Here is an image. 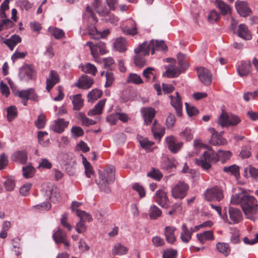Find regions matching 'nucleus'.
Instances as JSON below:
<instances>
[{
  "mask_svg": "<svg viewBox=\"0 0 258 258\" xmlns=\"http://www.w3.org/2000/svg\"><path fill=\"white\" fill-rule=\"evenodd\" d=\"M167 49V46L163 40H151L148 44L145 41L134 50L136 53L134 57L135 64L139 68H142L146 64V59L144 56L140 54L141 52H143L145 56L149 55L150 51L151 54H153L155 50H166Z\"/></svg>",
  "mask_w": 258,
  "mask_h": 258,
  "instance_id": "f257e3e1",
  "label": "nucleus"
},
{
  "mask_svg": "<svg viewBox=\"0 0 258 258\" xmlns=\"http://www.w3.org/2000/svg\"><path fill=\"white\" fill-rule=\"evenodd\" d=\"M208 151L204 152L203 157L196 160L197 165L201 166L204 170H208L211 167V163H216L221 158V162H225L230 159L231 153L229 151H223L219 150L218 153L214 152L210 147H208Z\"/></svg>",
  "mask_w": 258,
  "mask_h": 258,
  "instance_id": "f03ea898",
  "label": "nucleus"
},
{
  "mask_svg": "<svg viewBox=\"0 0 258 258\" xmlns=\"http://www.w3.org/2000/svg\"><path fill=\"white\" fill-rule=\"evenodd\" d=\"M241 208L247 219L253 221L256 219L258 204L256 199L253 196L248 195L243 196Z\"/></svg>",
  "mask_w": 258,
  "mask_h": 258,
  "instance_id": "7ed1b4c3",
  "label": "nucleus"
},
{
  "mask_svg": "<svg viewBox=\"0 0 258 258\" xmlns=\"http://www.w3.org/2000/svg\"><path fill=\"white\" fill-rule=\"evenodd\" d=\"M115 168L113 166L107 168L102 172H100L99 180L97 181L100 189L105 192H110L109 184L113 182L115 180Z\"/></svg>",
  "mask_w": 258,
  "mask_h": 258,
  "instance_id": "20e7f679",
  "label": "nucleus"
},
{
  "mask_svg": "<svg viewBox=\"0 0 258 258\" xmlns=\"http://www.w3.org/2000/svg\"><path fill=\"white\" fill-rule=\"evenodd\" d=\"M177 58L180 68L174 64H169L165 67L166 72L163 73V76H166L168 78L176 77L179 75L181 72L185 71L188 68V63L183 54L179 53L177 55Z\"/></svg>",
  "mask_w": 258,
  "mask_h": 258,
  "instance_id": "39448f33",
  "label": "nucleus"
},
{
  "mask_svg": "<svg viewBox=\"0 0 258 258\" xmlns=\"http://www.w3.org/2000/svg\"><path fill=\"white\" fill-rule=\"evenodd\" d=\"M42 191L46 197L54 203H58L60 201V195L58 188L54 184L48 183L43 185Z\"/></svg>",
  "mask_w": 258,
  "mask_h": 258,
  "instance_id": "423d86ee",
  "label": "nucleus"
},
{
  "mask_svg": "<svg viewBox=\"0 0 258 258\" xmlns=\"http://www.w3.org/2000/svg\"><path fill=\"white\" fill-rule=\"evenodd\" d=\"M241 120L238 116L226 112H222L217 119V123L222 127L234 126L238 124Z\"/></svg>",
  "mask_w": 258,
  "mask_h": 258,
  "instance_id": "0eeeda50",
  "label": "nucleus"
},
{
  "mask_svg": "<svg viewBox=\"0 0 258 258\" xmlns=\"http://www.w3.org/2000/svg\"><path fill=\"white\" fill-rule=\"evenodd\" d=\"M204 195L205 199L209 202H220L224 198L223 191L218 186L207 189Z\"/></svg>",
  "mask_w": 258,
  "mask_h": 258,
  "instance_id": "6e6552de",
  "label": "nucleus"
},
{
  "mask_svg": "<svg viewBox=\"0 0 258 258\" xmlns=\"http://www.w3.org/2000/svg\"><path fill=\"white\" fill-rule=\"evenodd\" d=\"M188 189V186L186 183L179 181L172 187V196L174 199H182L185 197Z\"/></svg>",
  "mask_w": 258,
  "mask_h": 258,
  "instance_id": "1a4fd4ad",
  "label": "nucleus"
},
{
  "mask_svg": "<svg viewBox=\"0 0 258 258\" xmlns=\"http://www.w3.org/2000/svg\"><path fill=\"white\" fill-rule=\"evenodd\" d=\"M92 6L100 17H106L110 14V11L102 3L101 0H93Z\"/></svg>",
  "mask_w": 258,
  "mask_h": 258,
  "instance_id": "9d476101",
  "label": "nucleus"
},
{
  "mask_svg": "<svg viewBox=\"0 0 258 258\" xmlns=\"http://www.w3.org/2000/svg\"><path fill=\"white\" fill-rule=\"evenodd\" d=\"M35 70L30 65H25L20 70L19 77L21 80L28 81L34 79Z\"/></svg>",
  "mask_w": 258,
  "mask_h": 258,
  "instance_id": "9b49d317",
  "label": "nucleus"
},
{
  "mask_svg": "<svg viewBox=\"0 0 258 258\" xmlns=\"http://www.w3.org/2000/svg\"><path fill=\"white\" fill-rule=\"evenodd\" d=\"M199 78L201 82L205 85L208 86L212 83V75L210 71L203 67L197 69Z\"/></svg>",
  "mask_w": 258,
  "mask_h": 258,
  "instance_id": "f8f14e48",
  "label": "nucleus"
},
{
  "mask_svg": "<svg viewBox=\"0 0 258 258\" xmlns=\"http://www.w3.org/2000/svg\"><path fill=\"white\" fill-rule=\"evenodd\" d=\"M235 6L237 13L242 17H247L251 13L246 2L237 1L235 3Z\"/></svg>",
  "mask_w": 258,
  "mask_h": 258,
  "instance_id": "ddd939ff",
  "label": "nucleus"
},
{
  "mask_svg": "<svg viewBox=\"0 0 258 258\" xmlns=\"http://www.w3.org/2000/svg\"><path fill=\"white\" fill-rule=\"evenodd\" d=\"M155 201L159 205L163 208H167L168 207V198L167 193L162 189L157 190L154 197Z\"/></svg>",
  "mask_w": 258,
  "mask_h": 258,
  "instance_id": "4468645a",
  "label": "nucleus"
},
{
  "mask_svg": "<svg viewBox=\"0 0 258 258\" xmlns=\"http://www.w3.org/2000/svg\"><path fill=\"white\" fill-rule=\"evenodd\" d=\"M169 98L171 100V105L175 109L176 114L178 116H181L182 113V103L181 98L179 95L178 92H176V96L170 95Z\"/></svg>",
  "mask_w": 258,
  "mask_h": 258,
  "instance_id": "2eb2a0df",
  "label": "nucleus"
},
{
  "mask_svg": "<svg viewBox=\"0 0 258 258\" xmlns=\"http://www.w3.org/2000/svg\"><path fill=\"white\" fill-rule=\"evenodd\" d=\"M166 142L168 149L173 153H177L181 148L182 143L178 142L173 136H169L166 138Z\"/></svg>",
  "mask_w": 258,
  "mask_h": 258,
  "instance_id": "dca6fc26",
  "label": "nucleus"
},
{
  "mask_svg": "<svg viewBox=\"0 0 258 258\" xmlns=\"http://www.w3.org/2000/svg\"><path fill=\"white\" fill-rule=\"evenodd\" d=\"M209 131L211 134V143L214 146L224 145L225 143L223 139L222 135L223 132L218 134L214 128H209Z\"/></svg>",
  "mask_w": 258,
  "mask_h": 258,
  "instance_id": "f3484780",
  "label": "nucleus"
},
{
  "mask_svg": "<svg viewBox=\"0 0 258 258\" xmlns=\"http://www.w3.org/2000/svg\"><path fill=\"white\" fill-rule=\"evenodd\" d=\"M141 112L144 119V123L146 125L150 124L155 115V110L152 107H143L141 109Z\"/></svg>",
  "mask_w": 258,
  "mask_h": 258,
  "instance_id": "a211bd4d",
  "label": "nucleus"
},
{
  "mask_svg": "<svg viewBox=\"0 0 258 258\" xmlns=\"http://www.w3.org/2000/svg\"><path fill=\"white\" fill-rule=\"evenodd\" d=\"M52 237L56 243H63L67 248H69V242L67 240V235L60 229H58L52 235Z\"/></svg>",
  "mask_w": 258,
  "mask_h": 258,
  "instance_id": "6ab92c4d",
  "label": "nucleus"
},
{
  "mask_svg": "<svg viewBox=\"0 0 258 258\" xmlns=\"http://www.w3.org/2000/svg\"><path fill=\"white\" fill-rule=\"evenodd\" d=\"M59 81V77L57 73L53 70L50 71L48 78L46 79V89L48 92Z\"/></svg>",
  "mask_w": 258,
  "mask_h": 258,
  "instance_id": "aec40b11",
  "label": "nucleus"
},
{
  "mask_svg": "<svg viewBox=\"0 0 258 258\" xmlns=\"http://www.w3.org/2000/svg\"><path fill=\"white\" fill-rule=\"evenodd\" d=\"M151 130L155 139L159 141L165 134L164 128L157 123L156 119L154 120Z\"/></svg>",
  "mask_w": 258,
  "mask_h": 258,
  "instance_id": "412c9836",
  "label": "nucleus"
},
{
  "mask_svg": "<svg viewBox=\"0 0 258 258\" xmlns=\"http://www.w3.org/2000/svg\"><path fill=\"white\" fill-rule=\"evenodd\" d=\"M13 161L24 164L27 160V154L25 150L18 151L15 152L11 156Z\"/></svg>",
  "mask_w": 258,
  "mask_h": 258,
  "instance_id": "4be33fe9",
  "label": "nucleus"
},
{
  "mask_svg": "<svg viewBox=\"0 0 258 258\" xmlns=\"http://www.w3.org/2000/svg\"><path fill=\"white\" fill-rule=\"evenodd\" d=\"M69 124V121H65L63 118H58L55 120L54 124L52 128L53 131L57 133H61Z\"/></svg>",
  "mask_w": 258,
  "mask_h": 258,
  "instance_id": "5701e85b",
  "label": "nucleus"
},
{
  "mask_svg": "<svg viewBox=\"0 0 258 258\" xmlns=\"http://www.w3.org/2000/svg\"><path fill=\"white\" fill-rule=\"evenodd\" d=\"M94 83L93 79L87 75L82 76L79 80L77 86L83 89H89Z\"/></svg>",
  "mask_w": 258,
  "mask_h": 258,
  "instance_id": "b1692460",
  "label": "nucleus"
},
{
  "mask_svg": "<svg viewBox=\"0 0 258 258\" xmlns=\"http://www.w3.org/2000/svg\"><path fill=\"white\" fill-rule=\"evenodd\" d=\"M238 75L241 77H245L251 72V64L250 61L242 62L237 68Z\"/></svg>",
  "mask_w": 258,
  "mask_h": 258,
  "instance_id": "393cba45",
  "label": "nucleus"
},
{
  "mask_svg": "<svg viewBox=\"0 0 258 258\" xmlns=\"http://www.w3.org/2000/svg\"><path fill=\"white\" fill-rule=\"evenodd\" d=\"M229 214L230 219L233 223H238L242 219V214L240 210L233 207H229Z\"/></svg>",
  "mask_w": 258,
  "mask_h": 258,
  "instance_id": "a878e982",
  "label": "nucleus"
},
{
  "mask_svg": "<svg viewBox=\"0 0 258 258\" xmlns=\"http://www.w3.org/2000/svg\"><path fill=\"white\" fill-rule=\"evenodd\" d=\"M214 4L222 15H226L230 14V7L224 2L221 0H215Z\"/></svg>",
  "mask_w": 258,
  "mask_h": 258,
  "instance_id": "bb28decb",
  "label": "nucleus"
},
{
  "mask_svg": "<svg viewBox=\"0 0 258 258\" xmlns=\"http://www.w3.org/2000/svg\"><path fill=\"white\" fill-rule=\"evenodd\" d=\"M105 100H102L98 102L93 108L90 110L88 112L89 116H92L96 115H100L102 113L103 107L105 105Z\"/></svg>",
  "mask_w": 258,
  "mask_h": 258,
  "instance_id": "cd10ccee",
  "label": "nucleus"
},
{
  "mask_svg": "<svg viewBox=\"0 0 258 258\" xmlns=\"http://www.w3.org/2000/svg\"><path fill=\"white\" fill-rule=\"evenodd\" d=\"M175 228L173 227L166 226L164 229V235L166 241L171 244H173L175 241L176 237L174 235Z\"/></svg>",
  "mask_w": 258,
  "mask_h": 258,
  "instance_id": "c85d7f7f",
  "label": "nucleus"
},
{
  "mask_svg": "<svg viewBox=\"0 0 258 258\" xmlns=\"http://www.w3.org/2000/svg\"><path fill=\"white\" fill-rule=\"evenodd\" d=\"M182 232L180 233V238L182 242L188 243L191 239L192 232L190 229H188L185 225L183 224L181 226Z\"/></svg>",
  "mask_w": 258,
  "mask_h": 258,
  "instance_id": "c756f323",
  "label": "nucleus"
},
{
  "mask_svg": "<svg viewBox=\"0 0 258 258\" xmlns=\"http://www.w3.org/2000/svg\"><path fill=\"white\" fill-rule=\"evenodd\" d=\"M237 35L239 37L245 40H250L251 38L247 27L245 24H241L238 27Z\"/></svg>",
  "mask_w": 258,
  "mask_h": 258,
  "instance_id": "7c9ffc66",
  "label": "nucleus"
},
{
  "mask_svg": "<svg viewBox=\"0 0 258 258\" xmlns=\"http://www.w3.org/2000/svg\"><path fill=\"white\" fill-rule=\"evenodd\" d=\"M197 237L198 240L204 244L207 240H212L214 237L212 231H205L201 233H198Z\"/></svg>",
  "mask_w": 258,
  "mask_h": 258,
  "instance_id": "2f4dec72",
  "label": "nucleus"
},
{
  "mask_svg": "<svg viewBox=\"0 0 258 258\" xmlns=\"http://www.w3.org/2000/svg\"><path fill=\"white\" fill-rule=\"evenodd\" d=\"M114 47L119 52H124L126 49V40L122 37L118 38L114 42Z\"/></svg>",
  "mask_w": 258,
  "mask_h": 258,
  "instance_id": "473e14b6",
  "label": "nucleus"
},
{
  "mask_svg": "<svg viewBox=\"0 0 258 258\" xmlns=\"http://www.w3.org/2000/svg\"><path fill=\"white\" fill-rule=\"evenodd\" d=\"M21 41V38L19 35H13L10 38L5 40L4 42L11 50H13L15 46Z\"/></svg>",
  "mask_w": 258,
  "mask_h": 258,
  "instance_id": "72a5a7b5",
  "label": "nucleus"
},
{
  "mask_svg": "<svg viewBox=\"0 0 258 258\" xmlns=\"http://www.w3.org/2000/svg\"><path fill=\"white\" fill-rule=\"evenodd\" d=\"M137 139L141 146L146 150H150L151 147L154 144L153 142L149 141L147 138H144L141 136L138 135Z\"/></svg>",
  "mask_w": 258,
  "mask_h": 258,
  "instance_id": "f704fd0d",
  "label": "nucleus"
},
{
  "mask_svg": "<svg viewBox=\"0 0 258 258\" xmlns=\"http://www.w3.org/2000/svg\"><path fill=\"white\" fill-rule=\"evenodd\" d=\"M244 176L246 178H256L258 177V170L251 165L244 169Z\"/></svg>",
  "mask_w": 258,
  "mask_h": 258,
  "instance_id": "c9c22d12",
  "label": "nucleus"
},
{
  "mask_svg": "<svg viewBox=\"0 0 258 258\" xmlns=\"http://www.w3.org/2000/svg\"><path fill=\"white\" fill-rule=\"evenodd\" d=\"M162 214V211L155 205L151 206L149 210V215L151 219H156Z\"/></svg>",
  "mask_w": 258,
  "mask_h": 258,
  "instance_id": "e433bc0d",
  "label": "nucleus"
},
{
  "mask_svg": "<svg viewBox=\"0 0 258 258\" xmlns=\"http://www.w3.org/2000/svg\"><path fill=\"white\" fill-rule=\"evenodd\" d=\"M216 247L218 251L223 254L225 256H227L230 253V249L228 244L227 243L219 242L217 244Z\"/></svg>",
  "mask_w": 258,
  "mask_h": 258,
  "instance_id": "4c0bfd02",
  "label": "nucleus"
},
{
  "mask_svg": "<svg viewBox=\"0 0 258 258\" xmlns=\"http://www.w3.org/2000/svg\"><path fill=\"white\" fill-rule=\"evenodd\" d=\"M72 103L74 106V109L76 110H80L83 105V99L81 98L80 94H77L73 96Z\"/></svg>",
  "mask_w": 258,
  "mask_h": 258,
  "instance_id": "58836bf2",
  "label": "nucleus"
},
{
  "mask_svg": "<svg viewBox=\"0 0 258 258\" xmlns=\"http://www.w3.org/2000/svg\"><path fill=\"white\" fill-rule=\"evenodd\" d=\"M127 250L126 247L120 243H116L114 245L112 251L113 255H123L127 252Z\"/></svg>",
  "mask_w": 258,
  "mask_h": 258,
  "instance_id": "ea45409f",
  "label": "nucleus"
},
{
  "mask_svg": "<svg viewBox=\"0 0 258 258\" xmlns=\"http://www.w3.org/2000/svg\"><path fill=\"white\" fill-rule=\"evenodd\" d=\"M46 132L39 131L38 132L37 137L39 143L43 146H47L49 143V139H45V137L47 136Z\"/></svg>",
  "mask_w": 258,
  "mask_h": 258,
  "instance_id": "a19ab883",
  "label": "nucleus"
},
{
  "mask_svg": "<svg viewBox=\"0 0 258 258\" xmlns=\"http://www.w3.org/2000/svg\"><path fill=\"white\" fill-rule=\"evenodd\" d=\"M126 81L128 83H132L136 85L141 84L143 83V81L141 77L139 75L134 73H132L129 75Z\"/></svg>",
  "mask_w": 258,
  "mask_h": 258,
  "instance_id": "79ce46f5",
  "label": "nucleus"
},
{
  "mask_svg": "<svg viewBox=\"0 0 258 258\" xmlns=\"http://www.w3.org/2000/svg\"><path fill=\"white\" fill-rule=\"evenodd\" d=\"M85 15L88 17L89 21L91 23L92 25L95 24L98 22L97 18L94 14L92 8L88 6L86 7Z\"/></svg>",
  "mask_w": 258,
  "mask_h": 258,
  "instance_id": "37998d69",
  "label": "nucleus"
},
{
  "mask_svg": "<svg viewBox=\"0 0 258 258\" xmlns=\"http://www.w3.org/2000/svg\"><path fill=\"white\" fill-rule=\"evenodd\" d=\"M22 170L23 175L26 178L33 177L36 171L35 169L31 165L23 167Z\"/></svg>",
  "mask_w": 258,
  "mask_h": 258,
  "instance_id": "c03bdc74",
  "label": "nucleus"
},
{
  "mask_svg": "<svg viewBox=\"0 0 258 258\" xmlns=\"http://www.w3.org/2000/svg\"><path fill=\"white\" fill-rule=\"evenodd\" d=\"M7 118L9 121H12L18 115L17 109L16 106L13 105L7 108Z\"/></svg>",
  "mask_w": 258,
  "mask_h": 258,
  "instance_id": "a18cd8bd",
  "label": "nucleus"
},
{
  "mask_svg": "<svg viewBox=\"0 0 258 258\" xmlns=\"http://www.w3.org/2000/svg\"><path fill=\"white\" fill-rule=\"evenodd\" d=\"M82 70L84 72L95 76L97 73V68L94 65L90 63H87L82 67Z\"/></svg>",
  "mask_w": 258,
  "mask_h": 258,
  "instance_id": "49530a36",
  "label": "nucleus"
},
{
  "mask_svg": "<svg viewBox=\"0 0 258 258\" xmlns=\"http://www.w3.org/2000/svg\"><path fill=\"white\" fill-rule=\"evenodd\" d=\"M48 31L56 39H60L63 37L64 35L63 31L56 27H50L48 28Z\"/></svg>",
  "mask_w": 258,
  "mask_h": 258,
  "instance_id": "de8ad7c7",
  "label": "nucleus"
},
{
  "mask_svg": "<svg viewBox=\"0 0 258 258\" xmlns=\"http://www.w3.org/2000/svg\"><path fill=\"white\" fill-rule=\"evenodd\" d=\"M230 234L231 235L230 241L231 243L236 244L239 242V233L236 228H231Z\"/></svg>",
  "mask_w": 258,
  "mask_h": 258,
  "instance_id": "09e8293b",
  "label": "nucleus"
},
{
  "mask_svg": "<svg viewBox=\"0 0 258 258\" xmlns=\"http://www.w3.org/2000/svg\"><path fill=\"white\" fill-rule=\"evenodd\" d=\"M88 31V34L92 39H99L100 38L101 35L100 32L94 26H89Z\"/></svg>",
  "mask_w": 258,
  "mask_h": 258,
  "instance_id": "8fccbe9b",
  "label": "nucleus"
},
{
  "mask_svg": "<svg viewBox=\"0 0 258 258\" xmlns=\"http://www.w3.org/2000/svg\"><path fill=\"white\" fill-rule=\"evenodd\" d=\"M185 105L187 114L189 116L191 117L198 114V110L193 105L187 102L185 103Z\"/></svg>",
  "mask_w": 258,
  "mask_h": 258,
  "instance_id": "3c124183",
  "label": "nucleus"
},
{
  "mask_svg": "<svg viewBox=\"0 0 258 258\" xmlns=\"http://www.w3.org/2000/svg\"><path fill=\"white\" fill-rule=\"evenodd\" d=\"M223 170L225 172L230 173L236 177L239 175V167L234 164L228 167H224Z\"/></svg>",
  "mask_w": 258,
  "mask_h": 258,
  "instance_id": "603ef678",
  "label": "nucleus"
},
{
  "mask_svg": "<svg viewBox=\"0 0 258 258\" xmlns=\"http://www.w3.org/2000/svg\"><path fill=\"white\" fill-rule=\"evenodd\" d=\"M13 25L14 23L10 19H3L0 21V31L11 28Z\"/></svg>",
  "mask_w": 258,
  "mask_h": 258,
  "instance_id": "864d4df0",
  "label": "nucleus"
},
{
  "mask_svg": "<svg viewBox=\"0 0 258 258\" xmlns=\"http://www.w3.org/2000/svg\"><path fill=\"white\" fill-rule=\"evenodd\" d=\"M77 215L80 218V220L87 221H91L92 220V218L91 216L84 211H81L78 209H76Z\"/></svg>",
  "mask_w": 258,
  "mask_h": 258,
  "instance_id": "5fc2aeb1",
  "label": "nucleus"
},
{
  "mask_svg": "<svg viewBox=\"0 0 258 258\" xmlns=\"http://www.w3.org/2000/svg\"><path fill=\"white\" fill-rule=\"evenodd\" d=\"M147 175L157 180H160L163 176L162 173L159 170L155 168H152L150 172H148Z\"/></svg>",
  "mask_w": 258,
  "mask_h": 258,
  "instance_id": "6e6d98bb",
  "label": "nucleus"
},
{
  "mask_svg": "<svg viewBox=\"0 0 258 258\" xmlns=\"http://www.w3.org/2000/svg\"><path fill=\"white\" fill-rule=\"evenodd\" d=\"M79 118L82 121V124L85 126H88L90 125H94L96 124V122L92 119L85 116L83 113H79Z\"/></svg>",
  "mask_w": 258,
  "mask_h": 258,
  "instance_id": "4d7b16f0",
  "label": "nucleus"
},
{
  "mask_svg": "<svg viewBox=\"0 0 258 258\" xmlns=\"http://www.w3.org/2000/svg\"><path fill=\"white\" fill-rule=\"evenodd\" d=\"M105 44L101 41L97 42L95 44V52L97 54L98 51L101 54H105L106 52Z\"/></svg>",
  "mask_w": 258,
  "mask_h": 258,
  "instance_id": "13d9d810",
  "label": "nucleus"
},
{
  "mask_svg": "<svg viewBox=\"0 0 258 258\" xmlns=\"http://www.w3.org/2000/svg\"><path fill=\"white\" fill-rule=\"evenodd\" d=\"M153 70L154 69L151 67L147 68L144 70L143 75L147 81L150 80L151 76L153 77V81L155 79V75L153 73Z\"/></svg>",
  "mask_w": 258,
  "mask_h": 258,
  "instance_id": "bf43d9fd",
  "label": "nucleus"
},
{
  "mask_svg": "<svg viewBox=\"0 0 258 258\" xmlns=\"http://www.w3.org/2000/svg\"><path fill=\"white\" fill-rule=\"evenodd\" d=\"M180 137L186 141L191 140L193 138L192 132L191 129L186 128L180 134Z\"/></svg>",
  "mask_w": 258,
  "mask_h": 258,
  "instance_id": "052dcab7",
  "label": "nucleus"
},
{
  "mask_svg": "<svg viewBox=\"0 0 258 258\" xmlns=\"http://www.w3.org/2000/svg\"><path fill=\"white\" fill-rule=\"evenodd\" d=\"M52 163L46 158H42L41 159L38 168L49 169L52 167Z\"/></svg>",
  "mask_w": 258,
  "mask_h": 258,
  "instance_id": "680f3d73",
  "label": "nucleus"
},
{
  "mask_svg": "<svg viewBox=\"0 0 258 258\" xmlns=\"http://www.w3.org/2000/svg\"><path fill=\"white\" fill-rule=\"evenodd\" d=\"M4 186L7 190H13L15 186L14 180L12 178H7L4 183Z\"/></svg>",
  "mask_w": 258,
  "mask_h": 258,
  "instance_id": "e2e57ef3",
  "label": "nucleus"
},
{
  "mask_svg": "<svg viewBox=\"0 0 258 258\" xmlns=\"http://www.w3.org/2000/svg\"><path fill=\"white\" fill-rule=\"evenodd\" d=\"M102 92L98 89L92 90L88 94V97L90 99L96 100L102 96Z\"/></svg>",
  "mask_w": 258,
  "mask_h": 258,
  "instance_id": "0e129e2a",
  "label": "nucleus"
},
{
  "mask_svg": "<svg viewBox=\"0 0 258 258\" xmlns=\"http://www.w3.org/2000/svg\"><path fill=\"white\" fill-rule=\"evenodd\" d=\"M45 116L43 114L39 115L35 122V125L38 128H43L45 124Z\"/></svg>",
  "mask_w": 258,
  "mask_h": 258,
  "instance_id": "69168bd1",
  "label": "nucleus"
},
{
  "mask_svg": "<svg viewBox=\"0 0 258 258\" xmlns=\"http://www.w3.org/2000/svg\"><path fill=\"white\" fill-rule=\"evenodd\" d=\"M177 251L174 249H169L165 250L163 254V258H176Z\"/></svg>",
  "mask_w": 258,
  "mask_h": 258,
  "instance_id": "338daca9",
  "label": "nucleus"
},
{
  "mask_svg": "<svg viewBox=\"0 0 258 258\" xmlns=\"http://www.w3.org/2000/svg\"><path fill=\"white\" fill-rule=\"evenodd\" d=\"M220 18L219 14L216 11H212L208 16V20L213 23L216 22Z\"/></svg>",
  "mask_w": 258,
  "mask_h": 258,
  "instance_id": "774afa93",
  "label": "nucleus"
}]
</instances>
